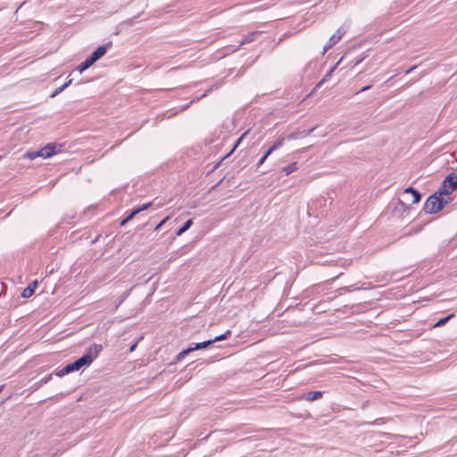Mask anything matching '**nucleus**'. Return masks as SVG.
<instances>
[{"mask_svg": "<svg viewBox=\"0 0 457 457\" xmlns=\"http://www.w3.org/2000/svg\"><path fill=\"white\" fill-rule=\"evenodd\" d=\"M452 317H453V314H450L448 315L447 317L445 318H443L441 320H439L436 324H435V327H441V326H444Z\"/></svg>", "mask_w": 457, "mask_h": 457, "instance_id": "19", "label": "nucleus"}, {"mask_svg": "<svg viewBox=\"0 0 457 457\" xmlns=\"http://www.w3.org/2000/svg\"><path fill=\"white\" fill-rule=\"evenodd\" d=\"M129 291H128V292H126V293L124 294V295H123V296H122V298L120 299V301L119 304H120V303H122V301H124V299L129 295Z\"/></svg>", "mask_w": 457, "mask_h": 457, "instance_id": "32", "label": "nucleus"}, {"mask_svg": "<svg viewBox=\"0 0 457 457\" xmlns=\"http://www.w3.org/2000/svg\"><path fill=\"white\" fill-rule=\"evenodd\" d=\"M345 31L342 29H338L335 34H333L327 44L324 46L323 54L330 49L333 46H335L343 37Z\"/></svg>", "mask_w": 457, "mask_h": 457, "instance_id": "4", "label": "nucleus"}, {"mask_svg": "<svg viewBox=\"0 0 457 457\" xmlns=\"http://www.w3.org/2000/svg\"><path fill=\"white\" fill-rule=\"evenodd\" d=\"M71 82H72V79H69L62 86L64 87V88H66L67 87H69L71 84Z\"/></svg>", "mask_w": 457, "mask_h": 457, "instance_id": "31", "label": "nucleus"}, {"mask_svg": "<svg viewBox=\"0 0 457 457\" xmlns=\"http://www.w3.org/2000/svg\"><path fill=\"white\" fill-rule=\"evenodd\" d=\"M314 129H315V128H312V129H311L309 130L302 131L303 132V137H305L311 135L314 131Z\"/></svg>", "mask_w": 457, "mask_h": 457, "instance_id": "26", "label": "nucleus"}, {"mask_svg": "<svg viewBox=\"0 0 457 457\" xmlns=\"http://www.w3.org/2000/svg\"><path fill=\"white\" fill-rule=\"evenodd\" d=\"M211 345H212V341L211 340H207V341H204V342H202V343H194V344L191 345L189 349H192V352H193V351H195V350H200V349L206 348L207 346H209Z\"/></svg>", "mask_w": 457, "mask_h": 457, "instance_id": "11", "label": "nucleus"}, {"mask_svg": "<svg viewBox=\"0 0 457 457\" xmlns=\"http://www.w3.org/2000/svg\"><path fill=\"white\" fill-rule=\"evenodd\" d=\"M103 347L101 345L94 344L88 349L87 353H85L82 357L78 359L72 363L66 365L62 370H61L57 376H63L70 372L79 370L84 366H88L92 363V361L98 356Z\"/></svg>", "mask_w": 457, "mask_h": 457, "instance_id": "1", "label": "nucleus"}, {"mask_svg": "<svg viewBox=\"0 0 457 457\" xmlns=\"http://www.w3.org/2000/svg\"><path fill=\"white\" fill-rule=\"evenodd\" d=\"M417 68V65H413L411 66V68H409L407 71H406V73L409 74L411 73L412 71H414L415 69Z\"/></svg>", "mask_w": 457, "mask_h": 457, "instance_id": "29", "label": "nucleus"}, {"mask_svg": "<svg viewBox=\"0 0 457 457\" xmlns=\"http://www.w3.org/2000/svg\"><path fill=\"white\" fill-rule=\"evenodd\" d=\"M270 154H268V151L265 153V154L259 160L258 162V166H261L262 164H263V162L266 161V159L268 158Z\"/></svg>", "mask_w": 457, "mask_h": 457, "instance_id": "23", "label": "nucleus"}, {"mask_svg": "<svg viewBox=\"0 0 457 457\" xmlns=\"http://www.w3.org/2000/svg\"><path fill=\"white\" fill-rule=\"evenodd\" d=\"M94 63L90 61V59L87 58L78 66L77 70L79 71V73H82L84 71H86Z\"/></svg>", "mask_w": 457, "mask_h": 457, "instance_id": "13", "label": "nucleus"}, {"mask_svg": "<svg viewBox=\"0 0 457 457\" xmlns=\"http://www.w3.org/2000/svg\"><path fill=\"white\" fill-rule=\"evenodd\" d=\"M193 220H188L185 222V224L176 232L177 236H181L184 232H186L192 226Z\"/></svg>", "mask_w": 457, "mask_h": 457, "instance_id": "15", "label": "nucleus"}, {"mask_svg": "<svg viewBox=\"0 0 457 457\" xmlns=\"http://www.w3.org/2000/svg\"><path fill=\"white\" fill-rule=\"evenodd\" d=\"M287 138L288 140H295V139H298V138H303V132H294V133H290Z\"/></svg>", "mask_w": 457, "mask_h": 457, "instance_id": "18", "label": "nucleus"}, {"mask_svg": "<svg viewBox=\"0 0 457 457\" xmlns=\"http://www.w3.org/2000/svg\"><path fill=\"white\" fill-rule=\"evenodd\" d=\"M342 59H340L332 68L331 70L326 74V76L320 81V83L317 85V87H320L328 78L331 76V74L334 72V71L337 69L338 64L340 63Z\"/></svg>", "mask_w": 457, "mask_h": 457, "instance_id": "17", "label": "nucleus"}, {"mask_svg": "<svg viewBox=\"0 0 457 457\" xmlns=\"http://www.w3.org/2000/svg\"><path fill=\"white\" fill-rule=\"evenodd\" d=\"M231 334V331L228 329L224 334L215 337L213 339H210L212 341V344L215 342H219L221 340H225L228 338V337Z\"/></svg>", "mask_w": 457, "mask_h": 457, "instance_id": "16", "label": "nucleus"}, {"mask_svg": "<svg viewBox=\"0 0 457 457\" xmlns=\"http://www.w3.org/2000/svg\"><path fill=\"white\" fill-rule=\"evenodd\" d=\"M37 157H39L38 156V152L36 151V152H28L24 154V158H28L29 160H34L36 159Z\"/></svg>", "mask_w": 457, "mask_h": 457, "instance_id": "21", "label": "nucleus"}, {"mask_svg": "<svg viewBox=\"0 0 457 457\" xmlns=\"http://www.w3.org/2000/svg\"><path fill=\"white\" fill-rule=\"evenodd\" d=\"M285 137L278 138L269 149L268 154H271L275 150L281 147L284 144Z\"/></svg>", "mask_w": 457, "mask_h": 457, "instance_id": "12", "label": "nucleus"}, {"mask_svg": "<svg viewBox=\"0 0 457 457\" xmlns=\"http://www.w3.org/2000/svg\"><path fill=\"white\" fill-rule=\"evenodd\" d=\"M457 189V181L450 174L447 175L442 182L440 188L437 190L439 195L447 198L448 203L453 201L452 194Z\"/></svg>", "mask_w": 457, "mask_h": 457, "instance_id": "3", "label": "nucleus"}, {"mask_svg": "<svg viewBox=\"0 0 457 457\" xmlns=\"http://www.w3.org/2000/svg\"><path fill=\"white\" fill-rule=\"evenodd\" d=\"M363 61V58H360V59H357L353 62V67L358 65L359 63H361V62Z\"/></svg>", "mask_w": 457, "mask_h": 457, "instance_id": "28", "label": "nucleus"}, {"mask_svg": "<svg viewBox=\"0 0 457 457\" xmlns=\"http://www.w3.org/2000/svg\"><path fill=\"white\" fill-rule=\"evenodd\" d=\"M152 205V203H147V204H143L142 206L140 207H137L136 209H134L130 214L126 218L124 219L123 220H121L120 222V226H124L127 222H129V220H131L137 214H138L139 212H141L142 211H145L146 210L148 207H150Z\"/></svg>", "mask_w": 457, "mask_h": 457, "instance_id": "6", "label": "nucleus"}, {"mask_svg": "<svg viewBox=\"0 0 457 457\" xmlns=\"http://www.w3.org/2000/svg\"><path fill=\"white\" fill-rule=\"evenodd\" d=\"M404 194H411V195H412V197H413V199L411 201L412 204H417L420 201V198H421L420 194L411 187H409L406 189H404Z\"/></svg>", "mask_w": 457, "mask_h": 457, "instance_id": "8", "label": "nucleus"}, {"mask_svg": "<svg viewBox=\"0 0 457 457\" xmlns=\"http://www.w3.org/2000/svg\"><path fill=\"white\" fill-rule=\"evenodd\" d=\"M107 52L105 46H99L88 58L90 61L95 63L100 58H102Z\"/></svg>", "mask_w": 457, "mask_h": 457, "instance_id": "7", "label": "nucleus"}, {"mask_svg": "<svg viewBox=\"0 0 457 457\" xmlns=\"http://www.w3.org/2000/svg\"><path fill=\"white\" fill-rule=\"evenodd\" d=\"M247 134V132L244 133L239 138L238 140L237 141V144L235 145V147L236 148L240 143L241 141L243 140L244 137Z\"/></svg>", "mask_w": 457, "mask_h": 457, "instance_id": "27", "label": "nucleus"}, {"mask_svg": "<svg viewBox=\"0 0 457 457\" xmlns=\"http://www.w3.org/2000/svg\"><path fill=\"white\" fill-rule=\"evenodd\" d=\"M323 393L321 391H312L306 394L304 396L306 401L313 402L315 400H318L321 398Z\"/></svg>", "mask_w": 457, "mask_h": 457, "instance_id": "10", "label": "nucleus"}, {"mask_svg": "<svg viewBox=\"0 0 457 457\" xmlns=\"http://www.w3.org/2000/svg\"><path fill=\"white\" fill-rule=\"evenodd\" d=\"M64 87L62 85L61 87H57L54 92L53 94L51 95V97L54 98L57 95H59L61 92H62L64 90Z\"/></svg>", "mask_w": 457, "mask_h": 457, "instance_id": "22", "label": "nucleus"}, {"mask_svg": "<svg viewBox=\"0 0 457 457\" xmlns=\"http://www.w3.org/2000/svg\"><path fill=\"white\" fill-rule=\"evenodd\" d=\"M447 204H449L447 198H445L436 191L427 199L423 209L426 213H436Z\"/></svg>", "mask_w": 457, "mask_h": 457, "instance_id": "2", "label": "nucleus"}, {"mask_svg": "<svg viewBox=\"0 0 457 457\" xmlns=\"http://www.w3.org/2000/svg\"><path fill=\"white\" fill-rule=\"evenodd\" d=\"M169 220V217L164 218L155 228L154 230L157 231L161 228L162 226Z\"/></svg>", "mask_w": 457, "mask_h": 457, "instance_id": "24", "label": "nucleus"}, {"mask_svg": "<svg viewBox=\"0 0 457 457\" xmlns=\"http://www.w3.org/2000/svg\"><path fill=\"white\" fill-rule=\"evenodd\" d=\"M57 145L55 144H48L45 147L38 150V156L42 158H49L57 153Z\"/></svg>", "mask_w": 457, "mask_h": 457, "instance_id": "5", "label": "nucleus"}, {"mask_svg": "<svg viewBox=\"0 0 457 457\" xmlns=\"http://www.w3.org/2000/svg\"><path fill=\"white\" fill-rule=\"evenodd\" d=\"M37 285V281L35 280L32 284H30L29 286H28L22 292V296L24 298H29L33 294H34V291H35V288Z\"/></svg>", "mask_w": 457, "mask_h": 457, "instance_id": "9", "label": "nucleus"}, {"mask_svg": "<svg viewBox=\"0 0 457 457\" xmlns=\"http://www.w3.org/2000/svg\"><path fill=\"white\" fill-rule=\"evenodd\" d=\"M370 87H371V86H366V87H362L358 93L365 92V91L369 90Z\"/></svg>", "mask_w": 457, "mask_h": 457, "instance_id": "30", "label": "nucleus"}, {"mask_svg": "<svg viewBox=\"0 0 457 457\" xmlns=\"http://www.w3.org/2000/svg\"><path fill=\"white\" fill-rule=\"evenodd\" d=\"M314 129H315V128H312V129H311L309 130L302 131L303 132V137H305L311 135L314 131Z\"/></svg>", "mask_w": 457, "mask_h": 457, "instance_id": "25", "label": "nucleus"}, {"mask_svg": "<svg viewBox=\"0 0 457 457\" xmlns=\"http://www.w3.org/2000/svg\"><path fill=\"white\" fill-rule=\"evenodd\" d=\"M192 352V349H189L187 348L185 350H183L182 352H180L178 355H177V361H181L186 355H187L188 353H190Z\"/></svg>", "mask_w": 457, "mask_h": 457, "instance_id": "20", "label": "nucleus"}, {"mask_svg": "<svg viewBox=\"0 0 457 457\" xmlns=\"http://www.w3.org/2000/svg\"><path fill=\"white\" fill-rule=\"evenodd\" d=\"M137 347V345H133L130 349H129V352H133Z\"/></svg>", "mask_w": 457, "mask_h": 457, "instance_id": "33", "label": "nucleus"}, {"mask_svg": "<svg viewBox=\"0 0 457 457\" xmlns=\"http://www.w3.org/2000/svg\"><path fill=\"white\" fill-rule=\"evenodd\" d=\"M4 386H0V392L3 390Z\"/></svg>", "mask_w": 457, "mask_h": 457, "instance_id": "34", "label": "nucleus"}, {"mask_svg": "<svg viewBox=\"0 0 457 457\" xmlns=\"http://www.w3.org/2000/svg\"><path fill=\"white\" fill-rule=\"evenodd\" d=\"M298 169L297 162H292L289 165L284 167L282 170L286 173V175H289L290 173L295 171Z\"/></svg>", "mask_w": 457, "mask_h": 457, "instance_id": "14", "label": "nucleus"}]
</instances>
